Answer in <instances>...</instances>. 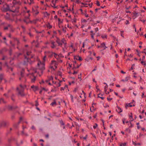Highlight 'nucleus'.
I'll return each instance as SVG.
<instances>
[{"instance_id":"nucleus-10","label":"nucleus","mask_w":146,"mask_h":146,"mask_svg":"<svg viewBox=\"0 0 146 146\" xmlns=\"http://www.w3.org/2000/svg\"><path fill=\"white\" fill-rule=\"evenodd\" d=\"M116 111L118 113H120L122 111V110L119 107H117V109L116 110Z\"/></svg>"},{"instance_id":"nucleus-19","label":"nucleus","mask_w":146,"mask_h":146,"mask_svg":"<svg viewBox=\"0 0 146 146\" xmlns=\"http://www.w3.org/2000/svg\"><path fill=\"white\" fill-rule=\"evenodd\" d=\"M62 30L64 33H65L66 32V27H63L62 28Z\"/></svg>"},{"instance_id":"nucleus-14","label":"nucleus","mask_w":146,"mask_h":146,"mask_svg":"<svg viewBox=\"0 0 146 146\" xmlns=\"http://www.w3.org/2000/svg\"><path fill=\"white\" fill-rule=\"evenodd\" d=\"M129 78L128 76H127L124 79H122L121 80V81L124 82L125 81H127L129 79Z\"/></svg>"},{"instance_id":"nucleus-58","label":"nucleus","mask_w":146,"mask_h":146,"mask_svg":"<svg viewBox=\"0 0 146 146\" xmlns=\"http://www.w3.org/2000/svg\"><path fill=\"white\" fill-rule=\"evenodd\" d=\"M139 137H141L142 135V134L141 133H140L139 135Z\"/></svg>"},{"instance_id":"nucleus-21","label":"nucleus","mask_w":146,"mask_h":146,"mask_svg":"<svg viewBox=\"0 0 146 146\" xmlns=\"http://www.w3.org/2000/svg\"><path fill=\"white\" fill-rule=\"evenodd\" d=\"M50 105H51L52 106H53L54 105H56V103L55 101H54L53 102H52L51 104Z\"/></svg>"},{"instance_id":"nucleus-27","label":"nucleus","mask_w":146,"mask_h":146,"mask_svg":"<svg viewBox=\"0 0 146 146\" xmlns=\"http://www.w3.org/2000/svg\"><path fill=\"white\" fill-rule=\"evenodd\" d=\"M141 64H143V65L144 66H145L146 65V63L145 62H143V61H141Z\"/></svg>"},{"instance_id":"nucleus-11","label":"nucleus","mask_w":146,"mask_h":146,"mask_svg":"<svg viewBox=\"0 0 146 146\" xmlns=\"http://www.w3.org/2000/svg\"><path fill=\"white\" fill-rule=\"evenodd\" d=\"M68 88V86L65 85L64 87H62L60 88V91L64 90L65 89Z\"/></svg>"},{"instance_id":"nucleus-60","label":"nucleus","mask_w":146,"mask_h":146,"mask_svg":"<svg viewBox=\"0 0 146 146\" xmlns=\"http://www.w3.org/2000/svg\"><path fill=\"white\" fill-rule=\"evenodd\" d=\"M77 73V72L74 71V73H73V74H76Z\"/></svg>"},{"instance_id":"nucleus-32","label":"nucleus","mask_w":146,"mask_h":146,"mask_svg":"<svg viewBox=\"0 0 146 146\" xmlns=\"http://www.w3.org/2000/svg\"><path fill=\"white\" fill-rule=\"evenodd\" d=\"M81 74H80V75H78V78L79 79H80V81H81V80H82L81 78Z\"/></svg>"},{"instance_id":"nucleus-18","label":"nucleus","mask_w":146,"mask_h":146,"mask_svg":"<svg viewBox=\"0 0 146 146\" xmlns=\"http://www.w3.org/2000/svg\"><path fill=\"white\" fill-rule=\"evenodd\" d=\"M54 56L55 58H56L57 59V60H58V58L59 56L58 54H56V53L54 54Z\"/></svg>"},{"instance_id":"nucleus-37","label":"nucleus","mask_w":146,"mask_h":146,"mask_svg":"<svg viewBox=\"0 0 146 146\" xmlns=\"http://www.w3.org/2000/svg\"><path fill=\"white\" fill-rule=\"evenodd\" d=\"M84 15H85V16L86 17H88V14H87L86 12L84 13Z\"/></svg>"},{"instance_id":"nucleus-3","label":"nucleus","mask_w":146,"mask_h":146,"mask_svg":"<svg viewBox=\"0 0 146 146\" xmlns=\"http://www.w3.org/2000/svg\"><path fill=\"white\" fill-rule=\"evenodd\" d=\"M46 57V56H44V57L43 58V62L42 63H41L40 62L38 61V63H37V65L39 66H40L41 68H40L43 69L44 68V62L45 61V58Z\"/></svg>"},{"instance_id":"nucleus-63","label":"nucleus","mask_w":146,"mask_h":146,"mask_svg":"<svg viewBox=\"0 0 146 146\" xmlns=\"http://www.w3.org/2000/svg\"><path fill=\"white\" fill-rule=\"evenodd\" d=\"M45 82L46 83H48V82H49V80H45Z\"/></svg>"},{"instance_id":"nucleus-25","label":"nucleus","mask_w":146,"mask_h":146,"mask_svg":"<svg viewBox=\"0 0 146 146\" xmlns=\"http://www.w3.org/2000/svg\"><path fill=\"white\" fill-rule=\"evenodd\" d=\"M73 62L74 67H75L76 65H77V64L76 61L75 60L73 61Z\"/></svg>"},{"instance_id":"nucleus-33","label":"nucleus","mask_w":146,"mask_h":146,"mask_svg":"<svg viewBox=\"0 0 146 146\" xmlns=\"http://www.w3.org/2000/svg\"><path fill=\"white\" fill-rule=\"evenodd\" d=\"M125 8L126 9H129L131 8V7L130 6L128 7L125 6Z\"/></svg>"},{"instance_id":"nucleus-26","label":"nucleus","mask_w":146,"mask_h":146,"mask_svg":"<svg viewBox=\"0 0 146 146\" xmlns=\"http://www.w3.org/2000/svg\"><path fill=\"white\" fill-rule=\"evenodd\" d=\"M98 127V125L97 123H95V125L93 126V128L94 129H96Z\"/></svg>"},{"instance_id":"nucleus-20","label":"nucleus","mask_w":146,"mask_h":146,"mask_svg":"<svg viewBox=\"0 0 146 146\" xmlns=\"http://www.w3.org/2000/svg\"><path fill=\"white\" fill-rule=\"evenodd\" d=\"M19 93L21 96H23L24 95L22 90L21 91H19Z\"/></svg>"},{"instance_id":"nucleus-53","label":"nucleus","mask_w":146,"mask_h":146,"mask_svg":"<svg viewBox=\"0 0 146 146\" xmlns=\"http://www.w3.org/2000/svg\"><path fill=\"white\" fill-rule=\"evenodd\" d=\"M107 91V89H106V88H104V92H106Z\"/></svg>"},{"instance_id":"nucleus-9","label":"nucleus","mask_w":146,"mask_h":146,"mask_svg":"<svg viewBox=\"0 0 146 146\" xmlns=\"http://www.w3.org/2000/svg\"><path fill=\"white\" fill-rule=\"evenodd\" d=\"M129 118L130 119L129 121L131 122L133 120V119L132 117V113H130V115H129Z\"/></svg>"},{"instance_id":"nucleus-41","label":"nucleus","mask_w":146,"mask_h":146,"mask_svg":"<svg viewBox=\"0 0 146 146\" xmlns=\"http://www.w3.org/2000/svg\"><path fill=\"white\" fill-rule=\"evenodd\" d=\"M134 66H135V64H133L132 65L131 67V70H132L133 69V67Z\"/></svg>"},{"instance_id":"nucleus-55","label":"nucleus","mask_w":146,"mask_h":146,"mask_svg":"<svg viewBox=\"0 0 146 146\" xmlns=\"http://www.w3.org/2000/svg\"><path fill=\"white\" fill-rule=\"evenodd\" d=\"M53 79V77L52 76H51L50 77V80H52Z\"/></svg>"},{"instance_id":"nucleus-17","label":"nucleus","mask_w":146,"mask_h":146,"mask_svg":"<svg viewBox=\"0 0 146 146\" xmlns=\"http://www.w3.org/2000/svg\"><path fill=\"white\" fill-rule=\"evenodd\" d=\"M100 95V93L99 94H98V97L100 98L102 100H103L104 99V98L102 97V96H103V94H102L101 95V96H99V95Z\"/></svg>"},{"instance_id":"nucleus-31","label":"nucleus","mask_w":146,"mask_h":146,"mask_svg":"<svg viewBox=\"0 0 146 146\" xmlns=\"http://www.w3.org/2000/svg\"><path fill=\"white\" fill-rule=\"evenodd\" d=\"M70 98H71L72 101V102H74V101H73V96L72 95H70Z\"/></svg>"},{"instance_id":"nucleus-56","label":"nucleus","mask_w":146,"mask_h":146,"mask_svg":"<svg viewBox=\"0 0 146 146\" xmlns=\"http://www.w3.org/2000/svg\"><path fill=\"white\" fill-rule=\"evenodd\" d=\"M54 18L55 19H56L57 18V16L56 15H55L54 17Z\"/></svg>"},{"instance_id":"nucleus-47","label":"nucleus","mask_w":146,"mask_h":146,"mask_svg":"<svg viewBox=\"0 0 146 146\" xmlns=\"http://www.w3.org/2000/svg\"><path fill=\"white\" fill-rule=\"evenodd\" d=\"M125 119H122V122L123 124H124L125 123Z\"/></svg>"},{"instance_id":"nucleus-29","label":"nucleus","mask_w":146,"mask_h":146,"mask_svg":"<svg viewBox=\"0 0 146 146\" xmlns=\"http://www.w3.org/2000/svg\"><path fill=\"white\" fill-rule=\"evenodd\" d=\"M81 65V64H80L79 65L77 64V65H76V66H75V67H74V68H78Z\"/></svg>"},{"instance_id":"nucleus-4","label":"nucleus","mask_w":146,"mask_h":146,"mask_svg":"<svg viewBox=\"0 0 146 146\" xmlns=\"http://www.w3.org/2000/svg\"><path fill=\"white\" fill-rule=\"evenodd\" d=\"M95 31L93 32V31L91 30L90 31V35L91 37L93 39H94V35L98 31V29L96 27L94 28Z\"/></svg>"},{"instance_id":"nucleus-23","label":"nucleus","mask_w":146,"mask_h":146,"mask_svg":"<svg viewBox=\"0 0 146 146\" xmlns=\"http://www.w3.org/2000/svg\"><path fill=\"white\" fill-rule=\"evenodd\" d=\"M125 131H127L129 133H131V130L129 128H126L125 129Z\"/></svg>"},{"instance_id":"nucleus-24","label":"nucleus","mask_w":146,"mask_h":146,"mask_svg":"<svg viewBox=\"0 0 146 146\" xmlns=\"http://www.w3.org/2000/svg\"><path fill=\"white\" fill-rule=\"evenodd\" d=\"M33 91H35L38 90V88L36 86H35L34 88L33 89Z\"/></svg>"},{"instance_id":"nucleus-49","label":"nucleus","mask_w":146,"mask_h":146,"mask_svg":"<svg viewBox=\"0 0 146 146\" xmlns=\"http://www.w3.org/2000/svg\"><path fill=\"white\" fill-rule=\"evenodd\" d=\"M31 129L33 130H35V127L33 126H32V127H31Z\"/></svg>"},{"instance_id":"nucleus-36","label":"nucleus","mask_w":146,"mask_h":146,"mask_svg":"<svg viewBox=\"0 0 146 146\" xmlns=\"http://www.w3.org/2000/svg\"><path fill=\"white\" fill-rule=\"evenodd\" d=\"M77 58H78V60H82V58L80 56H77Z\"/></svg>"},{"instance_id":"nucleus-52","label":"nucleus","mask_w":146,"mask_h":146,"mask_svg":"<svg viewBox=\"0 0 146 146\" xmlns=\"http://www.w3.org/2000/svg\"><path fill=\"white\" fill-rule=\"evenodd\" d=\"M67 27L68 28H70V29H71V28H72V27H71L69 26V25H68H68H67Z\"/></svg>"},{"instance_id":"nucleus-42","label":"nucleus","mask_w":146,"mask_h":146,"mask_svg":"<svg viewBox=\"0 0 146 146\" xmlns=\"http://www.w3.org/2000/svg\"><path fill=\"white\" fill-rule=\"evenodd\" d=\"M96 69H97V67H96V66H95L94 69L92 70V72H94V71L96 70Z\"/></svg>"},{"instance_id":"nucleus-16","label":"nucleus","mask_w":146,"mask_h":146,"mask_svg":"<svg viewBox=\"0 0 146 146\" xmlns=\"http://www.w3.org/2000/svg\"><path fill=\"white\" fill-rule=\"evenodd\" d=\"M71 21L73 23H75L76 22V19L75 18H74L71 20Z\"/></svg>"},{"instance_id":"nucleus-59","label":"nucleus","mask_w":146,"mask_h":146,"mask_svg":"<svg viewBox=\"0 0 146 146\" xmlns=\"http://www.w3.org/2000/svg\"><path fill=\"white\" fill-rule=\"evenodd\" d=\"M35 87V86H34L33 85H32V86H31V88L32 89H33V88H34V87Z\"/></svg>"},{"instance_id":"nucleus-5","label":"nucleus","mask_w":146,"mask_h":146,"mask_svg":"<svg viewBox=\"0 0 146 146\" xmlns=\"http://www.w3.org/2000/svg\"><path fill=\"white\" fill-rule=\"evenodd\" d=\"M50 47L52 48H56V49H58L57 48H56V44H55L54 42L53 41H51L50 43Z\"/></svg>"},{"instance_id":"nucleus-34","label":"nucleus","mask_w":146,"mask_h":146,"mask_svg":"<svg viewBox=\"0 0 146 146\" xmlns=\"http://www.w3.org/2000/svg\"><path fill=\"white\" fill-rule=\"evenodd\" d=\"M3 78V76L2 74L0 75V80L1 81Z\"/></svg>"},{"instance_id":"nucleus-22","label":"nucleus","mask_w":146,"mask_h":146,"mask_svg":"<svg viewBox=\"0 0 146 146\" xmlns=\"http://www.w3.org/2000/svg\"><path fill=\"white\" fill-rule=\"evenodd\" d=\"M55 84H56V86L57 87H59L61 85L60 83L56 82Z\"/></svg>"},{"instance_id":"nucleus-43","label":"nucleus","mask_w":146,"mask_h":146,"mask_svg":"<svg viewBox=\"0 0 146 146\" xmlns=\"http://www.w3.org/2000/svg\"><path fill=\"white\" fill-rule=\"evenodd\" d=\"M25 60H27V62H29V59L27 58L26 57H25Z\"/></svg>"},{"instance_id":"nucleus-44","label":"nucleus","mask_w":146,"mask_h":146,"mask_svg":"<svg viewBox=\"0 0 146 146\" xmlns=\"http://www.w3.org/2000/svg\"><path fill=\"white\" fill-rule=\"evenodd\" d=\"M38 102H37L36 101L35 104V106H38Z\"/></svg>"},{"instance_id":"nucleus-6","label":"nucleus","mask_w":146,"mask_h":146,"mask_svg":"<svg viewBox=\"0 0 146 146\" xmlns=\"http://www.w3.org/2000/svg\"><path fill=\"white\" fill-rule=\"evenodd\" d=\"M31 75V78H33L31 79V81L32 82H34L35 80V77L33 75V73L32 72V73H31L28 75V76Z\"/></svg>"},{"instance_id":"nucleus-38","label":"nucleus","mask_w":146,"mask_h":146,"mask_svg":"<svg viewBox=\"0 0 146 146\" xmlns=\"http://www.w3.org/2000/svg\"><path fill=\"white\" fill-rule=\"evenodd\" d=\"M139 123H136V125H137V128L138 129H139L140 128V127H139Z\"/></svg>"},{"instance_id":"nucleus-61","label":"nucleus","mask_w":146,"mask_h":146,"mask_svg":"<svg viewBox=\"0 0 146 146\" xmlns=\"http://www.w3.org/2000/svg\"><path fill=\"white\" fill-rule=\"evenodd\" d=\"M116 86L117 87H120V86L119 85H116Z\"/></svg>"},{"instance_id":"nucleus-51","label":"nucleus","mask_w":146,"mask_h":146,"mask_svg":"<svg viewBox=\"0 0 146 146\" xmlns=\"http://www.w3.org/2000/svg\"><path fill=\"white\" fill-rule=\"evenodd\" d=\"M145 56H143L142 57V60H144L145 59Z\"/></svg>"},{"instance_id":"nucleus-64","label":"nucleus","mask_w":146,"mask_h":146,"mask_svg":"<svg viewBox=\"0 0 146 146\" xmlns=\"http://www.w3.org/2000/svg\"><path fill=\"white\" fill-rule=\"evenodd\" d=\"M33 146H37V145H36V144L35 143H34L33 144Z\"/></svg>"},{"instance_id":"nucleus-54","label":"nucleus","mask_w":146,"mask_h":146,"mask_svg":"<svg viewBox=\"0 0 146 146\" xmlns=\"http://www.w3.org/2000/svg\"><path fill=\"white\" fill-rule=\"evenodd\" d=\"M126 13H131V12L130 11H126Z\"/></svg>"},{"instance_id":"nucleus-62","label":"nucleus","mask_w":146,"mask_h":146,"mask_svg":"<svg viewBox=\"0 0 146 146\" xmlns=\"http://www.w3.org/2000/svg\"><path fill=\"white\" fill-rule=\"evenodd\" d=\"M121 133H122V134L123 135H124L125 134L124 132L123 131H121Z\"/></svg>"},{"instance_id":"nucleus-46","label":"nucleus","mask_w":146,"mask_h":146,"mask_svg":"<svg viewBox=\"0 0 146 146\" xmlns=\"http://www.w3.org/2000/svg\"><path fill=\"white\" fill-rule=\"evenodd\" d=\"M30 53H31L30 52H27V55L29 56L30 55Z\"/></svg>"},{"instance_id":"nucleus-50","label":"nucleus","mask_w":146,"mask_h":146,"mask_svg":"<svg viewBox=\"0 0 146 146\" xmlns=\"http://www.w3.org/2000/svg\"><path fill=\"white\" fill-rule=\"evenodd\" d=\"M101 37L102 38H104L105 37H106V36L105 35H102L101 36Z\"/></svg>"},{"instance_id":"nucleus-57","label":"nucleus","mask_w":146,"mask_h":146,"mask_svg":"<svg viewBox=\"0 0 146 146\" xmlns=\"http://www.w3.org/2000/svg\"><path fill=\"white\" fill-rule=\"evenodd\" d=\"M77 56H74V58L75 59H76V60H78V58H77Z\"/></svg>"},{"instance_id":"nucleus-12","label":"nucleus","mask_w":146,"mask_h":146,"mask_svg":"<svg viewBox=\"0 0 146 146\" xmlns=\"http://www.w3.org/2000/svg\"><path fill=\"white\" fill-rule=\"evenodd\" d=\"M12 3L14 5H16L19 3V1L18 0H13L12 1Z\"/></svg>"},{"instance_id":"nucleus-13","label":"nucleus","mask_w":146,"mask_h":146,"mask_svg":"<svg viewBox=\"0 0 146 146\" xmlns=\"http://www.w3.org/2000/svg\"><path fill=\"white\" fill-rule=\"evenodd\" d=\"M135 105L134 104H133V105H131V103H129L128 104H126V106H125V107L127 108L128 107H131L132 106H134Z\"/></svg>"},{"instance_id":"nucleus-15","label":"nucleus","mask_w":146,"mask_h":146,"mask_svg":"<svg viewBox=\"0 0 146 146\" xmlns=\"http://www.w3.org/2000/svg\"><path fill=\"white\" fill-rule=\"evenodd\" d=\"M133 14L134 15L133 16V17L134 19L137 16L138 13L135 12Z\"/></svg>"},{"instance_id":"nucleus-45","label":"nucleus","mask_w":146,"mask_h":146,"mask_svg":"<svg viewBox=\"0 0 146 146\" xmlns=\"http://www.w3.org/2000/svg\"><path fill=\"white\" fill-rule=\"evenodd\" d=\"M112 99V98H107V100L108 101H111Z\"/></svg>"},{"instance_id":"nucleus-48","label":"nucleus","mask_w":146,"mask_h":146,"mask_svg":"<svg viewBox=\"0 0 146 146\" xmlns=\"http://www.w3.org/2000/svg\"><path fill=\"white\" fill-rule=\"evenodd\" d=\"M130 126H129V127H133V125L131 123V122H130Z\"/></svg>"},{"instance_id":"nucleus-1","label":"nucleus","mask_w":146,"mask_h":146,"mask_svg":"<svg viewBox=\"0 0 146 146\" xmlns=\"http://www.w3.org/2000/svg\"><path fill=\"white\" fill-rule=\"evenodd\" d=\"M56 42L58 45L62 47L63 51H65V49H67V47L66 40L64 39H62L61 40L58 39Z\"/></svg>"},{"instance_id":"nucleus-40","label":"nucleus","mask_w":146,"mask_h":146,"mask_svg":"<svg viewBox=\"0 0 146 146\" xmlns=\"http://www.w3.org/2000/svg\"><path fill=\"white\" fill-rule=\"evenodd\" d=\"M87 135H86L85 136V137H82V138L84 139H87Z\"/></svg>"},{"instance_id":"nucleus-30","label":"nucleus","mask_w":146,"mask_h":146,"mask_svg":"<svg viewBox=\"0 0 146 146\" xmlns=\"http://www.w3.org/2000/svg\"><path fill=\"white\" fill-rule=\"evenodd\" d=\"M146 49L145 48L143 50V51H142V53H145V54H146Z\"/></svg>"},{"instance_id":"nucleus-28","label":"nucleus","mask_w":146,"mask_h":146,"mask_svg":"<svg viewBox=\"0 0 146 146\" xmlns=\"http://www.w3.org/2000/svg\"><path fill=\"white\" fill-rule=\"evenodd\" d=\"M57 74L60 77L62 76V73L60 72H59Z\"/></svg>"},{"instance_id":"nucleus-2","label":"nucleus","mask_w":146,"mask_h":146,"mask_svg":"<svg viewBox=\"0 0 146 146\" xmlns=\"http://www.w3.org/2000/svg\"><path fill=\"white\" fill-rule=\"evenodd\" d=\"M58 62L54 60L51 61L50 65L48 71H51L52 72L54 71L57 68Z\"/></svg>"},{"instance_id":"nucleus-8","label":"nucleus","mask_w":146,"mask_h":146,"mask_svg":"<svg viewBox=\"0 0 146 146\" xmlns=\"http://www.w3.org/2000/svg\"><path fill=\"white\" fill-rule=\"evenodd\" d=\"M100 47L104 48V49H105L107 47L105 46V44L104 43H103L101 44Z\"/></svg>"},{"instance_id":"nucleus-39","label":"nucleus","mask_w":146,"mask_h":146,"mask_svg":"<svg viewBox=\"0 0 146 146\" xmlns=\"http://www.w3.org/2000/svg\"><path fill=\"white\" fill-rule=\"evenodd\" d=\"M98 86H96V89H97V91H100V90L98 88Z\"/></svg>"},{"instance_id":"nucleus-7","label":"nucleus","mask_w":146,"mask_h":146,"mask_svg":"<svg viewBox=\"0 0 146 146\" xmlns=\"http://www.w3.org/2000/svg\"><path fill=\"white\" fill-rule=\"evenodd\" d=\"M56 1L52 0V4H51V6L54 8H56V6L55 5Z\"/></svg>"},{"instance_id":"nucleus-35","label":"nucleus","mask_w":146,"mask_h":146,"mask_svg":"<svg viewBox=\"0 0 146 146\" xmlns=\"http://www.w3.org/2000/svg\"><path fill=\"white\" fill-rule=\"evenodd\" d=\"M96 4L97 6H99L100 5L99 2L98 1H96Z\"/></svg>"}]
</instances>
